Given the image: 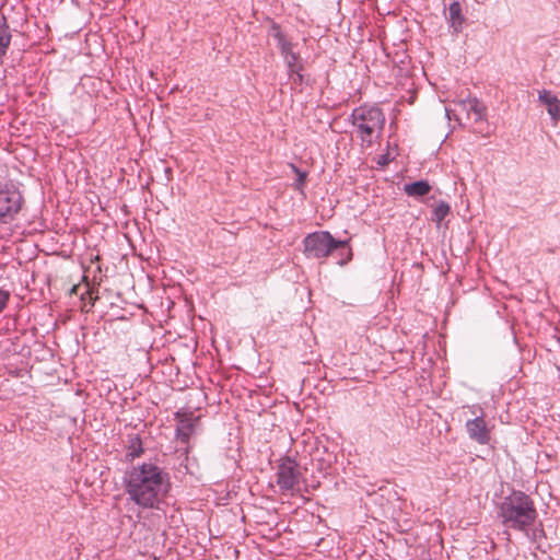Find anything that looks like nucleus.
<instances>
[{
	"label": "nucleus",
	"instance_id": "aec40b11",
	"mask_svg": "<svg viewBox=\"0 0 560 560\" xmlns=\"http://www.w3.org/2000/svg\"><path fill=\"white\" fill-rule=\"evenodd\" d=\"M75 289H77V288H75V287H73V288H72V290H71V292H72V293H75Z\"/></svg>",
	"mask_w": 560,
	"mask_h": 560
},
{
	"label": "nucleus",
	"instance_id": "f257e3e1",
	"mask_svg": "<svg viewBox=\"0 0 560 560\" xmlns=\"http://www.w3.org/2000/svg\"><path fill=\"white\" fill-rule=\"evenodd\" d=\"M129 499L143 509H155L167 492V474L153 463L133 466L125 475Z\"/></svg>",
	"mask_w": 560,
	"mask_h": 560
},
{
	"label": "nucleus",
	"instance_id": "4468645a",
	"mask_svg": "<svg viewBox=\"0 0 560 560\" xmlns=\"http://www.w3.org/2000/svg\"><path fill=\"white\" fill-rule=\"evenodd\" d=\"M128 448L126 453V457L130 460L135 459L136 457H139L142 453V443L138 435L132 434L129 435L128 440Z\"/></svg>",
	"mask_w": 560,
	"mask_h": 560
},
{
	"label": "nucleus",
	"instance_id": "9d476101",
	"mask_svg": "<svg viewBox=\"0 0 560 560\" xmlns=\"http://www.w3.org/2000/svg\"><path fill=\"white\" fill-rule=\"evenodd\" d=\"M538 100L546 107L553 120H560V100L548 90H541L538 93Z\"/></svg>",
	"mask_w": 560,
	"mask_h": 560
},
{
	"label": "nucleus",
	"instance_id": "f3484780",
	"mask_svg": "<svg viewBox=\"0 0 560 560\" xmlns=\"http://www.w3.org/2000/svg\"><path fill=\"white\" fill-rule=\"evenodd\" d=\"M292 168L293 171L296 173L298 175V184H296V188L298 189H302V187L304 186L305 182H306V174L301 172L298 167H295L294 165H292Z\"/></svg>",
	"mask_w": 560,
	"mask_h": 560
},
{
	"label": "nucleus",
	"instance_id": "1a4fd4ad",
	"mask_svg": "<svg viewBox=\"0 0 560 560\" xmlns=\"http://www.w3.org/2000/svg\"><path fill=\"white\" fill-rule=\"evenodd\" d=\"M459 110L465 112L467 119L475 122L482 121L486 117V106L477 98H468L458 103Z\"/></svg>",
	"mask_w": 560,
	"mask_h": 560
},
{
	"label": "nucleus",
	"instance_id": "423d86ee",
	"mask_svg": "<svg viewBox=\"0 0 560 560\" xmlns=\"http://www.w3.org/2000/svg\"><path fill=\"white\" fill-rule=\"evenodd\" d=\"M299 466L292 458H283L277 469V485L282 492H292L300 482Z\"/></svg>",
	"mask_w": 560,
	"mask_h": 560
},
{
	"label": "nucleus",
	"instance_id": "0eeeda50",
	"mask_svg": "<svg viewBox=\"0 0 560 560\" xmlns=\"http://www.w3.org/2000/svg\"><path fill=\"white\" fill-rule=\"evenodd\" d=\"M475 415L474 419L466 421L465 428L470 440L478 444L486 445L490 442L491 428L485 420L483 412L480 410V415L472 411Z\"/></svg>",
	"mask_w": 560,
	"mask_h": 560
},
{
	"label": "nucleus",
	"instance_id": "a211bd4d",
	"mask_svg": "<svg viewBox=\"0 0 560 560\" xmlns=\"http://www.w3.org/2000/svg\"><path fill=\"white\" fill-rule=\"evenodd\" d=\"M9 300V293L5 291H0V313L7 306Z\"/></svg>",
	"mask_w": 560,
	"mask_h": 560
},
{
	"label": "nucleus",
	"instance_id": "f8f14e48",
	"mask_svg": "<svg viewBox=\"0 0 560 560\" xmlns=\"http://www.w3.org/2000/svg\"><path fill=\"white\" fill-rule=\"evenodd\" d=\"M281 51L288 65L289 72H298L302 70V66L299 62V56L292 51V45L290 43L282 42Z\"/></svg>",
	"mask_w": 560,
	"mask_h": 560
},
{
	"label": "nucleus",
	"instance_id": "f03ea898",
	"mask_svg": "<svg viewBox=\"0 0 560 560\" xmlns=\"http://www.w3.org/2000/svg\"><path fill=\"white\" fill-rule=\"evenodd\" d=\"M498 517L503 526L528 534L537 518V510L529 495L512 491L498 505Z\"/></svg>",
	"mask_w": 560,
	"mask_h": 560
},
{
	"label": "nucleus",
	"instance_id": "6e6552de",
	"mask_svg": "<svg viewBox=\"0 0 560 560\" xmlns=\"http://www.w3.org/2000/svg\"><path fill=\"white\" fill-rule=\"evenodd\" d=\"M176 418H177L176 435L183 443H187L189 438L196 431L198 417H194L191 413L188 415L186 412L178 411L176 413Z\"/></svg>",
	"mask_w": 560,
	"mask_h": 560
},
{
	"label": "nucleus",
	"instance_id": "20e7f679",
	"mask_svg": "<svg viewBox=\"0 0 560 560\" xmlns=\"http://www.w3.org/2000/svg\"><path fill=\"white\" fill-rule=\"evenodd\" d=\"M304 252L307 257L326 258L330 253L338 248L348 247L347 256L340 260L345 265L352 259V250L348 241H336L329 232L320 231L308 234L304 241Z\"/></svg>",
	"mask_w": 560,
	"mask_h": 560
},
{
	"label": "nucleus",
	"instance_id": "39448f33",
	"mask_svg": "<svg viewBox=\"0 0 560 560\" xmlns=\"http://www.w3.org/2000/svg\"><path fill=\"white\" fill-rule=\"evenodd\" d=\"M22 206L23 197L19 189L10 183L0 184V221L14 219Z\"/></svg>",
	"mask_w": 560,
	"mask_h": 560
},
{
	"label": "nucleus",
	"instance_id": "ddd939ff",
	"mask_svg": "<svg viewBox=\"0 0 560 560\" xmlns=\"http://www.w3.org/2000/svg\"><path fill=\"white\" fill-rule=\"evenodd\" d=\"M431 186L427 180H418L404 186V191L410 197H422L430 192Z\"/></svg>",
	"mask_w": 560,
	"mask_h": 560
},
{
	"label": "nucleus",
	"instance_id": "6ab92c4d",
	"mask_svg": "<svg viewBox=\"0 0 560 560\" xmlns=\"http://www.w3.org/2000/svg\"><path fill=\"white\" fill-rule=\"evenodd\" d=\"M289 73H290V75L292 77V80H293V82H294V83H296V82H301V81H302V79H303V77H302V74H301V71H298V72H289Z\"/></svg>",
	"mask_w": 560,
	"mask_h": 560
},
{
	"label": "nucleus",
	"instance_id": "dca6fc26",
	"mask_svg": "<svg viewBox=\"0 0 560 560\" xmlns=\"http://www.w3.org/2000/svg\"><path fill=\"white\" fill-rule=\"evenodd\" d=\"M451 208L448 203L441 201L433 209V218L432 220L436 222L438 225L445 219V217L450 213Z\"/></svg>",
	"mask_w": 560,
	"mask_h": 560
},
{
	"label": "nucleus",
	"instance_id": "7ed1b4c3",
	"mask_svg": "<svg viewBox=\"0 0 560 560\" xmlns=\"http://www.w3.org/2000/svg\"><path fill=\"white\" fill-rule=\"evenodd\" d=\"M351 120L363 149L371 148L380 139L385 125V116L377 107H358L352 112Z\"/></svg>",
	"mask_w": 560,
	"mask_h": 560
},
{
	"label": "nucleus",
	"instance_id": "9b49d317",
	"mask_svg": "<svg viewBox=\"0 0 560 560\" xmlns=\"http://www.w3.org/2000/svg\"><path fill=\"white\" fill-rule=\"evenodd\" d=\"M447 21L455 33L462 31L465 16L463 14L462 5L458 1H454L450 4Z\"/></svg>",
	"mask_w": 560,
	"mask_h": 560
},
{
	"label": "nucleus",
	"instance_id": "2eb2a0df",
	"mask_svg": "<svg viewBox=\"0 0 560 560\" xmlns=\"http://www.w3.org/2000/svg\"><path fill=\"white\" fill-rule=\"evenodd\" d=\"M11 43V34L4 21H0V65Z\"/></svg>",
	"mask_w": 560,
	"mask_h": 560
}]
</instances>
